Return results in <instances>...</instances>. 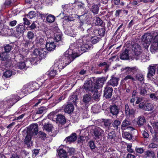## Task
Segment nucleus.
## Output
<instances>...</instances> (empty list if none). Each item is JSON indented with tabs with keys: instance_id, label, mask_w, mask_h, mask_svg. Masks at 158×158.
<instances>
[{
	"instance_id": "obj_1",
	"label": "nucleus",
	"mask_w": 158,
	"mask_h": 158,
	"mask_svg": "<svg viewBox=\"0 0 158 158\" xmlns=\"http://www.w3.org/2000/svg\"><path fill=\"white\" fill-rule=\"evenodd\" d=\"M85 37V36H84L77 40L76 43L71 44L69 48L65 52L64 54L68 57H72L73 60L75 58L78 57L80 55V54H82V53L80 52L79 44L83 42Z\"/></svg>"
},
{
	"instance_id": "obj_2",
	"label": "nucleus",
	"mask_w": 158,
	"mask_h": 158,
	"mask_svg": "<svg viewBox=\"0 0 158 158\" xmlns=\"http://www.w3.org/2000/svg\"><path fill=\"white\" fill-rule=\"evenodd\" d=\"M47 54L44 48L35 49L33 52L32 57L30 58L29 61L31 64H35L45 57Z\"/></svg>"
},
{
	"instance_id": "obj_3",
	"label": "nucleus",
	"mask_w": 158,
	"mask_h": 158,
	"mask_svg": "<svg viewBox=\"0 0 158 158\" xmlns=\"http://www.w3.org/2000/svg\"><path fill=\"white\" fill-rule=\"evenodd\" d=\"M72 61L73 58L72 57H68L64 54L62 57L55 61L53 65L54 68L59 69L60 71Z\"/></svg>"
},
{
	"instance_id": "obj_4",
	"label": "nucleus",
	"mask_w": 158,
	"mask_h": 158,
	"mask_svg": "<svg viewBox=\"0 0 158 158\" xmlns=\"http://www.w3.org/2000/svg\"><path fill=\"white\" fill-rule=\"evenodd\" d=\"M19 97L17 95L12 94L10 97L5 98L3 102L0 103V110H1L6 107V105L9 106H12L19 100Z\"/></svg>"
},
{
	"instance_id": "obj_5",
	"label": "nucleus",
	"mask_w": 158,
	"mask_h": 158,
	"mask_svg": "<svg viewBox=\"0 0 158 158\" xmlns=\"http://www.w3.org/2000/svg\"><path fill=\"white\" fill-rule=\"evenodd\" d=\"M142 43L143 46L145 48H147L153 41V37L150 33H146L142 37Z\"/></svg>"
},
{
	"instance_id": "obj_6",
	"label": "nucleus",
	"mask_w": 158,
	"mask_h": 158,
	"mask_svg": "<svg viewBox=\"0 0 158 158\" xmlns=\"http://www.w3.org/2000/svg\"><path fill=\"white\" fill-rule=\"evenodd\" d=\"M38 126L36 124H31L27 128V135L25 138H31V136L37 134Z\"/></svg>"
},
{
	"instance_id": "obj_7",
	"label": "nucleus",
	"mask_w": 158,
	"mask_h": 158,
	"mask_svg": "<svg viewBox=\"0 0 158 158\" xmlns=\"http://www.w3.org/2000/svg\"><path fill=\"white\" fill-rule=\"evenodd\" d=\"M88 131L86 130H79L77 131V133H73L69 136L67 137L66 138H82L84 137L86 138L88 135Z\"/></svg>"
},
{
	"instance_id": "obj_8",
	"label": "nucleus",
	"mask_w": 158,
	"mask_h": 158,
	"mask_svg": "<svg viewBox=\"0 0 158 158\" xmlns=\"http://www.w3.org/2000/svg\"><path fill=\"white\" fill-rule=\"evenodd\" d=\"M132 50L133 52L135 59H139V56L142 53L141 46L138 44H135L132 46Z\"/></svg>"
},
{
	"instance_id": "obj_9",
	"label": "nucleus",
	"mask_w": 158,
	"mask_h": 158,
	"mask_svg": "<svg viewBox=\"0 0 158 158\" xmlns=\"http://www.w3.org/2000/svg\"><path fill=\"white\" fill-rule=\"evenodd\" d=\"M88 129L90 130L91 132L93 133L96 137H99L104 132L101 129L94 125L89 126Z\"/></svg>"
},
{
	"instance_id": "obj_10",
	"label": "nucleus",
	"mask_w": 158,
	"mask_h": 158,
	"mask_svg": "<svg viewBox=\"0 0 158 158\" xmlns=\"http://www.w3.org/2000/svg\"><path fill=\"white\" fill-rule=\"evenodd\" d=\"M44 129L49 132L50 135L52 137H54L57 133V130L53 129L52 125L48 123H45L44 126Z\"/></svg>"
},
{
	"instance_id": "obj_11",
	"label": "nucleus",
	"mask_w": 158,
	"mask_h": 158,
	"mask_svg": "<svg viewBox=\"0 0 158 158\" xmlns=\"http://www.w3.org/2000/svg\"><path fill=\"white\" fill-rule=\"evenodd\" d=\"M85 39H84L83 42L82 43L79 44L81 52V51L82 52H86L92 48V45L85 43L86 42L89 40L88 39H85Z\"/></svg>"
},
{
	"instance_id": "obj_12",
	"label": "nucleus",
	"mask_w": 158,
	"mask_h": 158,
	"mask_svg": "<svg viewBox=\"0 0 158 158\" xmlns=\"http://www.w3.org/2000/svg\"><path fill=\"white\" fill-rule=\"evenodd\" d=\"M150 49L151 52L152 53L158 52V35L153 39Z\"/></svg>"
},
{
	"instance_id": "obj_13",
	"label": "nucleus",
	"mask_w": 158,
	"mask_h": 158,
	"mask_svg": "<svg viewBox=\"0 0 158 158\" xmlns=\"http://www.w3.org/2000/svg\"><path fill=\"white\" fill-rule=\"evenodd\" d=\"M49 81V80L47 79L46 80H44V81H39V83L36 82H30V87H31V90L32 92H33L34 90H36L39 89L40 87V83L41 84V86H43L44 83V82L46 83L48 82Z\"/></svg>"
},
{
	"instance_id": "obj_14",
	"label": "nucleus",
	"mask_w": 158,
	"mask_h": 158,
	"mask_svg": "<svg viewBox=\"0 0 158 158\" xmlns=\"http://www.w3.org/2000/svg\"><path fill=\"white\" fill-rule=\"evenodd\" d=\"M20 54L17 57L19 58L20 60H26V62H29V59H27L26 57H27V55L28 53V50L27 49H23L22 50L20 51Z\"/></svg>"
},
{
	"instance_id": "obj_15",
	"label": "nucleus",
	"mask_w": 158,
	"mask_h": 158,
	"mask_svg": "<svg viewBox=\"0 0 158 158\" xmlns=\"http://www.w3.org/2000/svg\"><path fill=\"white\" fill-rule=\"evenodd\" d=\"M84 89L87 92L93 91L96 88L94 85H92L91 81L89 80L85 81L83 85Z\"/></svg>"
},
{
	"instance_id": "obj_16",
	"label": "nucleus",
	"mask_w": 158,
	"mask_h": 158,
	"mask_svg": "<svg viewBox=\"0 0 158 158\" xmlns=\"http://www.w3.org/2000/svg\"><path fill=\"white\" fill-rule=\"evenodd\" d=\"M53 31L54 32V40L56 42L60 41L61 39L62 33L60 30L56 26H55L53 29Z\"/></svg>"
},
{
	"instance_id": "obj_17",
	"label": "nucleus",
	"mask_w": 158,
	"mask_h": 158,
	"mask_svg": "<svg viewBox=\"0 0 158 158\" xmlns=\"http://www.w3.org/2000/svg\"><path fill=\"white\" fill-rule=\"evenodd\" d=\"M156 66L157 64H151L149 66L148 68V73L147 75L148 77L150 78L154 75Z\"/></svg>"
},
{
	"instance_id": "obj_18",
	"label": "nucleus",
	"mask_w": 158,
	"mask_h": 158,
	"mask_svg": "<svg viewBox=\"0 0 158 158\" xmlns=\"http://www.w3.org/2000/svg\"><path fill=\"white\" fill-rule=\"evenodd\" d=\"M112 88L106 85V87L104 90V95L107 98H110L112 96L113 92Z\"/></svg>"
},
{
	"instance_id": "obj_19",
	"label": "nucleus",
	"mask_w": 158,
	"mask_h": 158,
	"mask_svg": "<svg viewBox=\"0 0 158 158\" xmlns=\"http://www.w3.org/2000/svg\"><path fill=\"white\" fill-rule=\"evenodd\" d=\"M106 79L105 77H101L95 81V83L94 84L95 88L97 89H99L104 84V82L106 81Z\"/></svg>"
},
{
	"instance_id": "obj_20",
	"label": "nucleus",
	"mask_w": 158,
	"mask_h": 158,
	"mask_svg": "<svg viewBox=\"0 0 158 158\" xmlns=\"http://www.w3.org/2000/svg\"><path fill=\"white\" fill-rule=\"evenodd\" d=\"M119 81L118 78L113 77L108 81L106 85L109 86L110 85L113 86H117L118 84Z\"/></svg>"
},
{
	"instance_id": "obj_21",
	"label": "nucleus",
	"mask_w": 158,
	"mask_h": 158,
	"mask_svg": "<svg viewBox=\"0 0 158 158\" xmlns=\"http://www.w3.org/2000/svg\"><path fill=\"white\" fill-rule=\"evenodd\" d=\"M92 98L91 96L88 94L84 95L83 98V102L85 104L89 105L91 103Z\"/></svg>"
},
{
	"instance_id": "obj_22",
	"label": "nucleus",
	"mask_w": 158,
	"mask_h": 158,
	"mask_svg": "<svg viewBox=\"0 0 158 158\" xmlns=\"http://www.w3.org/2000/svg\"><path fill=\"white\" fill-rule=\"evenodd\" d=\"M58 156L60 158H67V153L65 150L62 148L57 150Z\"/></svg>"
},
{
	"instance_id": "obj_23",
	"label": "nucleus",
	"mask_w": 158,
	"mask_h": 158,
	"mask_svg": "<svg viewBox=\"0 0 158 158\" xmlns=\"http://www.w3.org/2000/svg\"><path fill=\"white\" fill-rule=\"evenodd\" d=\"M20 61L16 64L17 67L21 69H25L26 67V64L27 62H26V60H23Z\"/></svg>"
},
{
	"instance_id": "obj_24",
	"label": "nucleus",
	"mask_w": 158,
	"mask_h": 158,
	"mask_svg": "<svg viewBox=\"0 0 158 158\" xmlns=\"http://www.w3.org/2000/svg\"><path fill=\"white\" fill-rule=\"evenodd\" d=\"M56 46V45L53 42H47L46 45V47L48 51H53L55 49Z\"/></svg>"
},
{
	"instance_id": "obj_25",
	"label": "nucleus",
	"mask_w": 158,
	"mask_h": 158,
	"mask_svg": "<svg viewBox=\"0 0 158 158\" xmlns=\"http://www.w3.org/2000/svg\"><path fill=\"white\" fill-rule=\"evenodd\" d=\"M70 5H65L63 12V14L67 15H71V14L70 13V12L72 10V8H70Z\"/></svg>"
},
{
	"instance_id": "obj_26",
	"label": "nucleus",
	"mask_w": 158,
	"mask_h": 158,
	"mask_svg": "<svg viewBox=\"0 0 158 158\" xmlns=\"http://www.w3.org/2000/svg\"><path fill=\"white\" fill-rule=\"evenodd\" d=\"M129 51L127 49H126L120 55V59L123 60H128L129 57Z\"/></svg>"
},
{
	"instance_id": "obj_27",
	"label": "nucleus",
	"mask_w": 158,
	"mask_h": 158,
	"mask_svg": "<svg viewBox=\"0 0 158 158\" xmlns=\"http://www.w3.org/2000/svg\"><path fill=\"white\" fill-rule=\"evenodd\" d=\"M73 109L74 108L73 104H70L66 105L65 106L64 111L65 113L69 114L73 112Z\"/></svg>"
},
{
	"instance_id": "obj_28",
	"label": "nucleus",
	"mask_w": 158,
	"mask_h": 158,
	"mask_svg": "<svg viewBox=\"0 0 158 158\" xmlns=\"http://www.w3.org/2000/svg\"><path fill=\"white\" fill-rule=\"evenodd\" d=\"M16 139H13L11 140L10 142V146H11L19 147L22 141L20 139H18L17 141L15 140Z\"/></svg>"
},
{
	"instance_id": "obj_29",
	"label": "nucleus",
	"mask_w": 158,
	"mask_h": 158,
	"mask_svg": "<svg viewBox=\"0 0 158 158\" xmlns=\"http://www.w3.org/2000/svg\"><path fill=\"white\" fill-rule=\"evenodd\" d=\"M110 112L113 115H116L119 112L118 107L115 105L111 106L110 108Z\"/></svg>"
},
{
	"instance_id": "obj_30",
	"label": "nucleus",
	"mask_w": 158,
	"mask_h": 158,
	"mask_svg": "<svg viewBox=\"0 0 158 158\" xmlns=\"http://www.w3.org/2000/svg\"><path fill=\"white\" fill-rule=\"evenodd\" d=\"M137 124L139 126H142L144 123L145 122V118L143 116H140L138 117L136 121Z\"/></svg>"
},
{
	"instance_id": "obj_31",
	"label": "nucleus",
	"mask_w": 158,
	"mask_h": 158,
	"mask_svg": "<svg viewBox=\"0 0 158 158\" xmlns=\"http://www.w3.org/2000/svg\"><path fill=\"white\" fill-rule=\"evenodd\" d=\"M30 86L29 83L23 86V91H23V92H24L25 94L32 93V91L31 90Z\"/></svg>"
},
{
	"instance_id": "obj_32",
	"label": "nucleus",
	"mask_w": 158,
	"mask_h": 158,
	"mask_svg": "<svg viewBox=\"0 0 158 158\" xmlns=\"http://www.w3.org/2000/svg\"><path fill=\"white\" fill-rule=\"evenodd\" d=\"M145 155L146 157L156 158V156L153 151L148 150L145 152Z\"/></svg>"
},
{
	"instance_id": "obj_33",
	"label": "nucleus",
	"mask_w": 158,
	"mask_h": 158,
	"mask_svg": "<svg viewBox=\"0 0 158 158\" xmlns=\"http://www.w3.org/2000/svg\"><path fill=\"white\" fill-rule=\"evenodd\" d=\"M56 120L57 122L61 123H64L65 122L64 117L62 115L59 114L57 115Z\"/></svg>"
},
{
	"instance_id": "obj_34",
	"label": "nucleus",
	"mask_w": 158,
	"mask_h": 158,
	"mask_svg": "<svg viewBox=\"0 0 158 158\" xmlns=\"http://www.w3.org/2000/svg\"><path fill=\"white\" fill-rule=\"evenodd\" d=\"M25 26L22 24H19L16 28V31L19 34L23 33L25 31Z\"/></svg>"
},
{
	"instance_id": "obj_35",
	"label": "nucleus",
	"mask_w": 158,
	"mask_h": 158,
	"mask_svg": "<svg viewBox=\"0 0 158 158\" xmlns=\"http://www.w3.org/2000/svg\"><path fill=\"white\" fill-rule=\"evenodd\" d=\"M56 69H55L52 70H50L47 73V74L50 78H53L57 74Z\"/></svg>"
},
{
	"instance_id": "obj_36",
	"label": "nucleus",
	"mask_w": 158,
	"mask_h": 158,
	"mask_svg": "<svg viewBox=\"0 0 158 158\" xmlns=\"http://www.w3.org/2000/svg\"><path fill=\"white\" fill-rule=\"evenodd\" d=\"M27 37L29 39V41L30 42H31L32 44L34 43V42H32V41L34 38L35 35L34 33L31 31H29L28 32Z\"/></svg>"
},
{
	"instance_id": "obj_37",
	"label": "nucleus",
	"mask_w": 158,
	"mask_h": 158,
	"mask_svg": "<svg viewBox=\"0 0 158 158\" xmlns=\"http://www.w3.org/2000/svg\"><path fill=\"white\" fill-rule=\"evenodd\" d=\"M135 69H136V68L135 67H127L123 69V70L127 74H129L132 72H133Z\"/></svg>"
},
{
	"instance_id": "obj_38",
	"label": "nucleus",
	"mask_w": 158,
	"mask_h": 158,
	"mask_svg": "<svg viewBox=\"0 0 158 158\" xmlns=\"http://www.w3.org/2000/svg\"><path fill=\"white\" fill-rule=\"evenodd\" d=\"M154 106L153 104L152 103H147L145 106L144 108V110L146 111H151L153 110Z\"/></svg>"
},
{
	"instance_id": "obj_39",
	"label": "nucleus",
	"mask_w": 158,
	"mask_h": 158,
	"mask_svg": "<svg viewBox=\"0 0 158 158\" xmlns=\"http://www.w3.org/2000/svg\"><path fill=\"white\" fill-rule=\"evenodd\" d=\"M36 44L41 45L43 44L44 43V40L42 37H37L35 40Z\"/></svg>"
},
{
	"instance_id": "obj_40",
	"label": "nucleus",
	"mask_w": 158,
	"mask_h": 158,
	"mask_svg": "<svg viewBox=\"0 0 158 158\" xmlns=\"http://www.w3.org/2000/svg\"><path fill=\"white\" fill-rule=\"evenodd\" d=\"M139 59H136V60H140L141 61L143 62H146L147 61V60H149L148 56H146L144 54H143L142 53L140 56H139Z\"/></svg>"
},
{
	"instance_id": "obj_41",
	"label": "nucleus",
	"mask_w": 158,
	"mask_h": 158,
	"mask_svg": "<svg viewBox=\"0 0 158 158\" xmlns=\"http://www.w3.org/2000/svg\"><path fill=\"white\" fill-rule=\"evenodd\" d=\"M99 9V7L98 5H94L91 7V10L94 14H97L98 13Z\"/></svg>"
},
{
	"instance_id": "obj_42",
	"label": "nucleus",
	"mask_w": 158,
	"mask_h": 158,
	"mask_svg": "<svg viewBox=\"0 0 158 158\" xmlns=\"http://www.w3.org/2000/svg\"><path fill=\"white\" fill-rule=\"evenodd\" d=\"M131 124V122L128 120L125 119L124 120L122 124V129H124L125 127L130 125Z\"/></svg>"
},
{
	"instance_id": "obj_43",
	"label": "nucleus",
	"mask_w": 158,
	"mask_h": 158,
	"mask_svg": "<svg viewBox=\"0 0 158 158\" xmlns=\"http://www.w3.org/2000/svg\"><path fill=\"white\" fill-rule=\"evenodd\" d=\"M98 89L95 88L93 91H91V92H94V94L93 95V97L94 99L96 100H97L98 99L100 96V94L98 93L97 90Z\"/></svg>"
},
{
	"instance_id": "obj_44",
	"label": "nucleus",
	"mask_w": 158,
	"mask_h": 158,
	"mask_svg": "<svg viewBox=\"0 0 158 158\" xmlns=\"http://www.w3.org/2000/svg\"><path fill=\"white\" fill-rule=\"evenodd\" d=\"M94 23L97 25H101L102 23V21L99 18L96 17L94 19Z\"/></svg>"
},
{
	"instance_id": "obj_45",
	"label": "nucleus",
	"mask_w": 158,
	"mask_h": 158,
	"mask_svg": "<svg viewBox=\"0 0 158 158\" xmlns=\"http://www.w3.org/2000/svg\"><path fill=\"white\" fill-rule=\"evenodd\" d=\"M47 108L46 107H41L36 112L37 114L44 113L46 112Z\"/></svg>"
},
{
	"instance_id": "obj_46",
	"label": "nucleus",
	"mask_w": 158,
	"mask_h": 158,
	"mask_svg": "<svg viewBox=\"0 0 158 158\" xmlns=\"http://www.w3.org/2000/svg\"><path fill=\"white\" fill-rule=\"evenodd\" d=\"M103 123L104 125L106 127V131H108V130L109 129V127L110 124L111 122L108 119H104L103 120Z\"/></svg>"
},
{
	"instance_id": "obj_47",
	"label": "nucleus",
	"mask_w": 158,
	"mask_h": 158,
	"mask_svg": "<svg viewBox=\"0 0 158 158\" xmlns=\"http://www.w3.org/2000/svg\"><path fill=\"white\" fill-rule=\"evenodd\" d=\"M152 125L154 130L155 135H157L158 132V122L153 123Z\"/></svg>"
},
{
	"instance_id": "obj_48",
	"label": "nucleus",
	"mask_w": 158,
	"mask_h": 158,
	"mask_svg": "<svg viewBox=\"0 0 158 158\" xmlns=\"http://www.w3.org/2000/svg\"><path fill=\"white\" fill-rule=\"evenodd\" d=\"M31 139H24L25 145H27L28 147H30L32 146V142Z\"/></svg>"
},
{
	"instance_id": "obj_49",
	"label": "nucleus",
	"mask_w": 158,
	"mask_h": 158,
	"mask_svg": "<svg viewBox=\"0 0 158 158\" xmlns=\"http://www.w3.org/2000/svg\"><path fill=\"white\" fill-rule=\"evenodd\" d=\"M55 20V17L53 15H50L46 18L47 21L49 23H52Z\"/></svg>"
},
{
	"instance_id": "obj_50",
	"label": "nucleus",
	"mask_w": 158,
	"mask_h": 158,
	"mask_svg": "<svg viewBox=\"0 0 158 158\" xmlns=\"http://www.w3.org/2000/svg\"><path fill=\"white\" fill-rule=\"evenodd\" d=\"M67 153L69 155L72 156L74 155L75 153V149L73 148H67Z\"/></svg>"
},
{
	"instance_id": "obj_51",
	"label": "nucleus",
	"mask_w": 158,
	"mask_h": 158,
	"mask_svg": "<svg viewBox=\"0 0 158 158\" xmlns=\"http://www.w3.org/2000/svg\"><path fill=\"white\" fill-rule=\"evenodd\" d=\"M122 135L123 138H131L132 137L131 135L127 132L123 131L122 133Z\"/></svg>"
},
{
	"instance_id": "obj_52",
	"label": "nucleus",
	"mask_w": 158,
	"mask_h": 158,
	"mask_svg": "<svg viewBox=\"0 0 158 158\" xmlns=\"http://www.w3.org/2000/svg\"><path fill=\"white\" fill-rule=\"evenodd\" d=\"M99 38L96 36H94L92 37L91 39V42L93 44H95L99 41Z\"/></svg>"
},
{
	"instance_id": "obj_53",
	"label": "nucleus",
	"mask_w": 158,
	"mask_h": 158,
	"mask_svg": "<svg viewBox=\"0 0 158 158\" xmlns=\"http://www.w3.org/2000/svg\"><path fill=\"white\" fill-rule=\"evenodd\" d=\"M84 22L83 20H82L81 19L79 20V24L78 25V28L81 31H83L84 30V28L83 27L84 24Z\"/></svg>"
},
{
	"instance_id": "obj_54",
	"label": "nucleus",
	"mask_w": 158,
	"mask_h": 158,
	"mask_svg": "<svg viewBox=\"0 0 158 158\" xmlns=\"http://www.w3.org/2000/svg\"><path fill=\"white\" fill-rule=\"evenodd\" d=\"M13 73L10 70H7L4 73V76L6 77H10Z\"/></svg>"
},
{
	"instance_id": "obj_55",
	"label": "nucleus",
	"mask_w": 158,
	"mask_h": 158,
	"mask_svg": "<svg viewBox=\"0 0 158 158\" xmlns=\"http://www.w3.org/2000/svg\"><path fill=\"white\" fill-rule=\"evenodd\" d=\"M121 123V122L118 120H115L114 122L113 123V127L116 129L118 128V126Z\"/></svg>"
},
{
	"instance_id": "obj_56",
	"label": "nucleus",
	"mask_w": 158,
	"mask_h": 158,
	"mask_svg": "<svg viewBox=\"0 0 158 158\" xmlns=\"http://www.w3.org/2000/svg\"><path fill=\"white\" fill-rule=\"evenodd\" d=\"M77 100L78 99L77 96L74 95L71 96L70 98V103H75Z\"/></svg>"
},
{
	"instance_id": "obj_57",
	"label": "nucleus",
	"mask_w": 158,
	"mask_h": 158,
	"mask_svg": "<svg viewBox=\"0 0 158 158\" xmlns=\"http://www.w3.org/2000/svg\"><path fill=\"white\" fill-rule=\"evenodd\" d=\"M98 32L99 35L103 36L105 34V30L104 28H101L99 29Z\"/></svg>"
},
{
	"instance_id": "obj_58",
	"label": "nucleus",
	"mask_w": 158,
	"mask_h": 158,
	"mask_svg": "<svg viewBox=\"0 0 158 158\" xmlns=\"http://www.w3.org/2000/svg\"><path fill=\"white\" fill-rule=\"evenodd\" d=\"M35 12L34 11H31L28 14L27 16L30 19H32L35 17Z\"/></svg>"
},
{
	"instance_id": "obj_59",
	"label": "nucleus",
	"mask_w": 158,
	"mask_h": 158,
	"mask_svg": "<svg viewBox=\"0 0 158 158\" xmlns=\"http://www.w3.org/2000/svg\"><path fill=\"white\" fill-rule=\"evenodd\" d=\"M0 58L2 60H5L7 59V53L6 52L2 53L1 54H0Z\"/></svg>"
},
{
	"instance_id": "obj_60",
	"label": "nucleus",
	"mask_w": 158,
	"mask_h": 158,
	"mask_svg": "<svg viewBox=\"0 0 158 158\" xmlns=\"http://www.w3.org/2000/svg\"><path fill=\"white\" fill-rule=\"evenodd\" d=\"M99 107L97 105H94L92 108L94 113H98L99 112Z\"/></svg>"
},
{
	"instance_id": "obj_61",
	"label": "nucleus",
	"mask_w": 158,
	"mask_h": 158,
	"mask_svg": "<svg viewBox=\"0 0 158 158\" xmlns=\"http://www.w3.org/2000/svg\"><path fill=\"white\" fill-rule=\"evenodd\" d=\"M37 135L39 138H45L46 136V134L42 131H40L38 133Z\"/></svg>"
},
{
	"instance_id": "obj_62",
	"label": "nucleus",
	"mask_w": 158,
	"mask_h": 158,
	"mask_svg": "<svg viewBox=\"0 0 158 158\" xmlns=\"http://www.w3.org/2000/svg\"><path fill=\"white\" fill-rule=\"evenodd\" d=\"M89 145L91 149H94L96 147L94 142V141H90L89 143Z\"/></svg>"
},
{
	"instance_id": "obj_63",
	"label": "nucleus",
	"mask_w": 158,
	"mask_h": 158,
	"mask_svg": "<svg viewBox=\"0 0 158 158\" xmlns=\"http://www.w3.org/2000/svg\"><path fill=\"white\" fill-rule=\"evenodd\" d=\"M136 79L139 81H143L144 80V77L141 74H138L136 77Z\"/></svg>"
},
{
	"instance_id": "obj_64",
	"label": "nucleus",
	"mask_w": 158,
	"mask_h": 158,
	"mask_svg": "<svg viewBox=\"0 0 158 158\" xmlns=\"http://www.w3.org/2000/svg\"><path fill=\"white\" fill-rule=\"evenodd\" d=\"M156 94L152 93L150 94V98L155 101H156L158 100V97L156 96Z\"/></svg>"
}]
</instances>
